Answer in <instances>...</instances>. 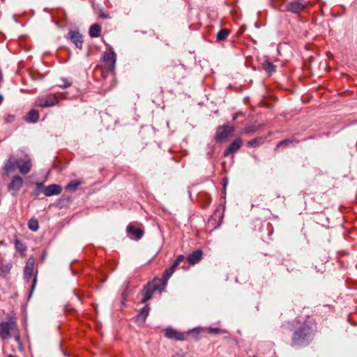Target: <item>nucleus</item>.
Instances as JSON below:
<instances>
[{"instance_id":"f257e3e1","label":"nucleus","mask_w":357,"mask_h":357,"mask_svg":"<svg viewBox=\"0 0 357 357\" xmlns=\"http://www.w3.org/2000/svg\"><path fill=\"white\" fill-rule=\"evenodd\" d=\"M15 167L18 168L20 173L26 174L31 170V160L27 156L16 160H13V157H9L4 164L3 169L9 172L14 170Z\"/></svg>"},{"instance_id":"f03ea898","label":"nucleus","mask_w":357,"mask_h":357,"mask_svg":"<svg viewBox=\"0 0 357 357\" xmlns=\"http://www.w3.org/2000/svg\"><path fill=\"white\" fill-rule=\"evenodd\" d=\"M310 327L304 323L301 328L294 333L292 337V344L296 346H303L307 343V336L310 334Z\"/></svg>"},{"instance_id":"7ed1b4c3","label":"nucleus","mask_w":357,"mask_h":357,"mask_svg":"<svg viewBox=\"0 0 357 357\" xmlns=\"http://www.w3.org/2000/svg\"><path fill=\"white\" fill-rule=\"evenodd\" d=\"M17 329V325L14 321H3L0 323V337L3 340H8L12 333Z\"/></svg>"},{"instance_id":"20e7f679","label":"nucleus","mask_w":357,"mask_h":357,"mask_svg":"<svg viewBox=\"0 0 357 357\" xmlns=\"http://www.w3.org/2000/svg\"><path fill=\"white\" fill-rule=\"evenodd\" d=\"M307 3L304 0H296L288 3L286 6V10L294 14H299L305 10Z\"/></svg>"},{"instance_id":"39448f33","label":"nucleus","mask_w":357,"mask_h":357,"mask_svg":"<svg viewBox=\"0 0 357 357\" xmlns=\"http://www.w3.org/2000/svg\"><path fill=\"white\" fill-rule=\"evenodd\" d=\"M234 132V127L229 125H225L218 127L215 134V139L218 142H222L227 139L229 135Z\"/></svg>"},{"instance_id":"423d86ee","label":"nucleus","mask_w":357,"mask_h":357,"mask_svg":"<svg viewBox=\"0 0 357 357\" xmlns=\"http://www.w3.org/2000/svg\"><path fill=\"white\" fill-rule=\"evenodd\" d=\"M59 98L54 94H50L44 99H40L37 101L36 105L41 107H52L57 104Z\"/></svg>"},{"instance_id":"0eeeda50","label":"nucleus","mask_w":357,"mask_h":357,"mask_svg":"<svg viewBox=\"0 0 357 357\" xmlns=\"http://www.w3.org/2000/svg\"><path fill=\"white\" fill-rule=\"evenodd\" d=\"M68 38L75 44L77 48L80 50L82 48L83 37L79 31L70 30L68 34Z\"/></svg>"},{"instance_id":"6e6552de","label":"nucleus","mask_w":357,"mask_h":357,"mask_svg":"<svg viewBox=\"0 0 357 357\" xmlns=\"http://www.w3.org/2000/svg\"><path fill=\"white\" fill-rule=\"evenodd\" d=\"M103 61L106 65V68L109 71H114L116 63V54L114 51L105 53L103 56Z\"/></svg>"},{"instance_id":"1a4fd4ad","label":"nucleus","mask_w":357,"mask_h":357,"mask_svg":"<svg viewBox=\"0 0 357 357\" xmlns=\"http://www.w3.org/2000/svg\"><path fill=\"white\" fill-rule=\"evenodd\" d=\"M35 260L33 257H29L26 261V266L24 270V279L29 282L32 277L33 268H34Z\"/></svg>"},{"instance_id":"9d476101","label":"nucleus","mask_w":357,"mask_h":357,"mask_svg":"<svg viewBox=\"0 0 357 357\" xmlns=\"http://www.w3.org/2000/svg\"><path fill=\"white\" fill-rule=\"evenodd\" d=\"M165 336L169 339H174L176 340H184V334L180 333L172 328H167L165 331Z\"/></svg>"},{"instance_id":"9b49d317","label":"nucleus","mask_w":357,"mask_h":357,"mask_svg":"<svg viewBox=\"0 0 357 357\" xmlns=\"http://www.w3.org/2000/svg\"><path fill=\"white\" fill-rule=\"evenodd\" d=\"M61 187L56 184H52L44 188L43 192L47 196L59 195L61 192Z\"/></svg>"},{"instance_id":"f8f14e48","label":"nucleus","mask_w":357,"mask_h":357,"mask_svg":"<svg viewBox=\"0 0 357 357\" xmlns=\"http://www.w3.org/2000/svg\"><path fill=\"white\" fill-rule=\"evenodd\" d=\"M127 232L132 236L133 238L136 240L140 239L143 234L144 231L139 228L135 227L132 225L130 224L127 227Z\"/></svg>"},{"instance_id":"ddd939ff","label":"nucleus","mask_w":357,"mask_h":357,"mask_svg":"<svg viewBox=\"0 0 357 357\" xmlns=\"http://www.w3.org/2000/svg\"><path fill=\"white\" fill-rule=\"evenodd\" d=\"M22 183L23 179L20 176H15L13 177L12 182L9 185V189L10 190L17 192L22 187Z\"/></svg>"},{"instance_id":"4468645a","label":"nucleus","mask_w":357,"mask_h":357,"mask_svg":"<svg viewBox=\"0 0 357 357\" xmlns=\"http://www.w3.org/2000/svg\"><path fill=\"white\" fill-rule=\"evenodd\" d=\"M176 267L172 266L169 269H167L162 275V280H158L157 282L161 283L160 289H165L167 285V280L172 276V273L174 271Z\"/></svg>"},{"instance_id":"2eb2a0df","label":"nucleus","mask_w":357,"mask_h":357,"mask_svg":"<svg viewBox=\"0 0 357 357\" xmlns=\"http://www.w3.org/2000/svg\"><path fill=\"white\" fill-rule=\"evenodd\" d=\"M242 144V140L238 138L234 140L231 144L229 146L227 149L225 151V155L227 156L231 153H234L240 149Z\"/></svg>"},{"instance_id":"dca6fc26","label":"nucleus","mask_w":357,"mask_h":357,"mask_svg":"<svg viewBox=\"0 0 357 357\" xmlns=\"http://www.w3.org/2000/svg\"><path fill=\"white\" fill-rule=\"evenodd\" d=\"M202 256V252L198 250L190 254L187 257V261L190 264H195L201 260Z\"/></svg>"},{"instance_id":"f3484780","label":"nucleus","mask_w":357,"mask_h":357,"mask_svg":"<svg viewBox=\"0 0 357 357\" xmlns=\"http://www.w3.org/2000/svg\"><path fill=\"white\" fill-rule=\"evenodd\" d=\"M11 268L10 262L2 259L0 262V276L6 277L10 273Z\"/></svg>"},{"instance_id":"a211bd4d","label":"nucleus","mask_w":357,"mask_h":357,"mask_svg":"<svg viewBox=\"0 0 357 357\" xmlns=\"http://www.w3.org/2000/svg\"><path fill=\"white\" fill-rule=\"evenodd\" d=\"M149 306L148 305H146L136 317L137 321L144 323L147 316L149 315Z\"/></svg>"},{"instance_id":"6ab92c4d","label":"nucleus","mask_w":357,"mask_h":357,"mask_svg":"<svg viewBox=\"0 0 357 357\" xmlns=\"http://www.w3.org/2000/svg\"><path fill=\"white\" fill-rule=\"evenodd\" d=\"M39 119V113L36 109H31L26 116V121L29 123H36Z\"/></svg>"},{"instance_id":"aec40b11","label":"nucleus","mask_w":357,"mask_h":357,"mask_svg":"<svg viewBox=\"0 0 357 357\" xmlns=\"http://www.w3.org/2000/svg\"><path fill=\"white\" fill-rule=\"evenodd\" d=\"M101 32V27L98 24H93L91 26L89 34L91 38H97L100 36Z\"/></svg>"},{"instance_id":"412c9836","label":"nucleus","mask_w":357,"mask_h":357,"mask_svg":"<svg viewBox=\"0 0 357 357\" xmlns=\"http://www.w3.org/2000/svg\"><path fill=\"white\" fill-rule=\"evenodd\" d=\"M154 290L152 289H151L149 287H146L144 288V289L142 291L143 294V299L142 301V303H146L152 297Z\"/></svg>"},{"instance_id":"4be33fe9","label":"nucleus","mask_w":357,"mask_h":357,"mask_svg":"<svg viewBox=\"0 0 357 357\" xmlns=\"http://www.w3.org/2000/svg\"><path fill=\"white\" fill-rule=\"evenodd\" d=\"M229 33H230V31L227 29H220L218 32L217 36H216L217 41H222V40H225L228 37Z\"/></svg>"},{"instance_id":"5701e85b","label":"nucleus","mask_w":357,"mask_h":357,"mask_svg":"<svg viewBox=\"0 0 357 357\" xmlns=\"http://www.w3.org/2000/svg\"><path fill=\"white\" fill-rule=\"evenodd\" d=\"M262 67L263 69L268 74H271L275 71V66L268 61H266L263 63Z\"/></svg>"},{"instance_id":"b1692460","label":"nucleus","mask_w":357,"mask_h":357,"mask_svg":"<svg viewBox=\"0 0 357 357\" xmlns=\"http://www.w3.org/2000/svg\"><path fill=\"white\" fill-rule=\"evenodd\" d=\"M28 227L30 230L36 231L39 228L38 220L36 218L29 220L28 222Z\"/></svg>"},{"instance_id":"393cba45","label":"nucleus","mask_w":357,"mask_h":357,"mask_svg":"<svg viewBox=\"0 0 357 357\" xmlns=\"http://www.w3.org/2000/svg\"><path fill=\"white\" fill-rule=\"evenodd\" d=\"M264 138H255L253 139L248 142V146L250 147H257L259 146L260 144H262L264 143Z\"/></svg>"},{"instance_id":"a878e982","label":"nucleus","mask_w":357,"mask_h":357,"mask_svg":"<svg viewBox=\"0 0 357 357\" xmlns=\"http://www.w3.org/2000/svg\"><path fill=\"white\" fill-rule=\"evenodd\" d=\"M298 142L297 141H295L294 139H284L283 141H281L280 142L276 148H275V150L277 149H279L282 145H285V146H289L290 144H292V146H294L295 144H297Z\"/></svg>"},{"instance_id":"bb28decb","label":"nucleus","mask_w":357,"mask_h":357,"mask_svg":"<svg viewBox=\"0 0 357 357\" xmlns=\"http://www.w3.org/2000/svg\"><path fill=\"white\" fill-rule=\"evenodd\" d=\"M80 184L81 182L79 181H71L66 185V189L70 191H75Z\"/></svg>"},{"instance_id":"cd10ccee","label":"nucleus","mask_w":357,"mask_h":357,"mask_svg":"<svg viewBox=\"0 0 357 357\" xmlns=\"http://www.w3.org/2000/svg\"><path fill=\"white\" fill-rule=\"evenodd\" d=\"M72 84V81L68 79H66V78H63V79H61V82L58 84V86L61 88H68V87H70Z\"/></svg>"},{"instance_id":"c85d7f7f","label":"nucleus","mask_w":357,"mask_h":357,"mask_svg":"<svg viewBox=\"0 0 357 357\" xmlns=\"http://www.w3.org/2000/svg\"><path fill=\"white\" fill-rule=\"evenodd\" d=\"M158 280H162V279H156L153 281V289L154 291H158L160 292L162 291L164 289H160L161 287V283L157 282Z\"/></svg>"},{"instance_id":"c756f323","label":"nucleus","mask_w":357,"mask_h":357,"mask_svg":"<svg viewBox=\"0 0 357 357\" xmlns=\"http://www.w3.org/2000/svg\"><path fill=\"white\" fill-rule=\"evenodd\" d=\"M183 259H184V257L183 255L178 256L176 259L172 264V266H174V267H176L177 266H178L180 264V263L183 260Z\"/></svg>"},{"instance_id":"7c9ffc66","label":"nucleus","mask_w":357,"mask_h":357,"mask_svg":"<svg viewBox=\"0 0 357 357\" xmlns=\"http://www.w3.org/2000/svg\"><path fill=\"white\" fill-rule=\"evenodd\" d=\"M15 246H16L17 249L21 252H22L25 250L24 245L19 241H15Z\"/></svg>"},{"instance_id":"2f4dec72","label":"nucleus","mask_w":357,"mask_h":357,"mask_svg":"<svg viewBox=\"0 0 357 357\" xmlns=\"http://www.w3.org/2000/svg\"><path fill=\"white\" fill-rule=\"evenodd\" d=\"M172 357H188L182 351H178L174 354Z\"/></svg>"},{"instance_id":"473e14b6","label":"nucleus","mask_w":357,"mask_h":357,"mask_svg":"<svg viewBox=\"0 0 357 357\" xmlns=\"http://www.w3.org/2000/svg\"><path fill=\"white\" fill-rule=\"evenodd\" d=\"M15 119V116L14 115H12V114H8L6 118V121L7 123H11L14 121Z\"/></svg>"},{"instance_id":"72a5a7b5","label":"nucleus","mask_w":357,"mask_h":357,"mask_svg":"<svg viewBox=\"0 0 357 357\" xmlns=\"http://www.w3.org/2000/svg\"><path fill=\"white\" fill-rule=\"evenodd\" d=\"M36 282H37V278H36V276H35L32 280V285H31V293L33 292L35 287H36Z\"/></svg>"},{"instance_id":"f704fd0d","label":"nucleus","mask_w":357,"mask_h":357,"mask_svg":"<svg viewBox=\"0 0 357 357\" xmlns=\"http://www.w3.org/2000/svg\"><path fill=\"white\" fill-rule=\"evenodd\" d=\"M219 331H220V330L218 328H211V332L214 333H218Z\"/></svg>"},{"instance_id":"c9c22d12","label":"nucleus","mask_w":357,"mask_h":357,"mask_svg":"<svg viewBox=\"0 0 357 357\" xmlns=\"http://www.w3.org/2000/svg\"><path fill=\"white\" fill-rule=\"evenodd\" d=\"M15 339L16 341L19 342L20 341V336H19V335H17V334L15 335Z\"/></svg>"},{"instance_id":"e433bc0d","label":"nucleus","mask_w":357,"mask_h":357,"mask_svg":"<svg viewBox=\"0 0 357 357\" xmlns=\"http://www.w3.org/2000/svg\"><path fill=\"white\" fill-rule=\"evenodd\" d=\"M43 187V183H38V185H37L38 189L42 188Z\"/></svg>"},{"instance_id":"4c0bfd02","label":"nucleus","mask_w":357,"mask_h":357,"mask_svg":"<svg viewBox=\"0 0 357 357\" xmlns=\"http://www.w3.org/2000/svg\"><path fill=\"white\" fill-rule=\"evenodd\" d=\"M2 79H3V74H2L1 70H0V83L1 82Z\"/></svg>"},{"instance_id":"58836bf2","label":"nucleus","mask_w":357,"mask_h":357,"mask_svg":"<svg viewBox=\"0 0 357 357\" xmlns=\"http://www.w3.org/2000/svg\"><path fill=\"white\" fill-rule=\"evenodd\" d=\"M3 100V96L0 94V105L1 104Z\"/></svg>"},{"instance_id":"ea45409f","label":"nucleus","mask_w":357,"mask_h":357,"mask_svg":"<svg viewBox=\"0 0 357 357\" xmlns=\"http://www.w3.org/2000/svg\"><path fill=\"white\" fill-rule=\"evenodd\" d=\"M101 17H102V18H107V15H105V14L101 15Z\"/></svg>"},{"instance_id":"a19ab883","label":"nucleus","mask_w":357,"mask_h":357,"mask_svg":"<svg viewBox=\"0 0 357 357\" xmlns=\"http://www.w3.org/2000/svg\"><path fill=\"white\" fill-rule=\"evenodd\" d=\"M245 132L246 133H248V132H250V129H248H248H245Z\"/></svg>"},{"instance_id":"79ce46f5","label":"nucleus","mask_w":357,"mask_h":357,"mask_svg":"<svg viewBox=\"0 0 357 357\" xmlns=\"http://www.w3.org/2000/svg\"><path fill=\"white\" fill-rule=\"evenodd\" d=\"M8 357H15V356L13 355H9Z\"/></svg>"},{"instance_id":"37998d69","label":"nucleus","mask_w":357,"mask_h":357,"mask_svg":"<svg viewBox=\"0 0 357 357\" xmlns=\"http://www.w3.org/2000/svg\"><path fill=\"white\" fill-rule=\"evenodd\" d=\"M2 259L0 257V262L1 261Z\"/></svg>"}]
</instances>
